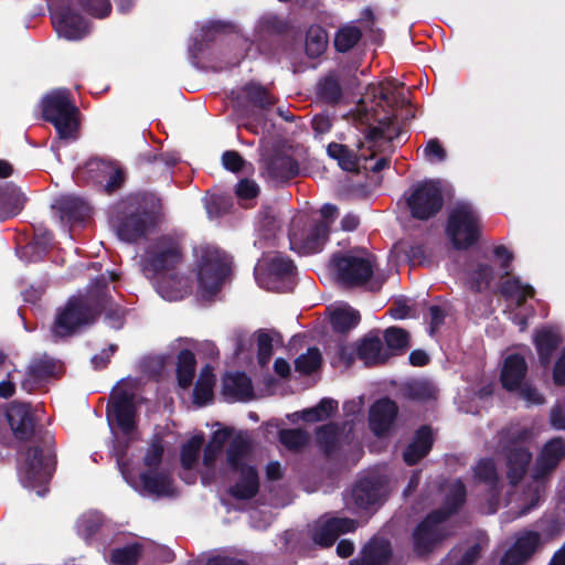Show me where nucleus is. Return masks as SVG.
I'll return each mask as SVG.
<instances>
[{"label":"nucleus","instance_id":"nucleus-1","mask_svg":"<svg viewBox=\"0 0 565 565\" xmlns=\"http://www.w3.org/2000/svg\"><path fill=\"white\" fill-rule=\"evenodd\" d=\"M527 436L529 431L519 427H511L502 431L501 436L507 457L508 478L511 487L515 488L514 492L508 491L505 505H512L516 516L526 514L539 504L544 491L542 479L556 468L565 455V444L561 438L550 440L535 462L532 484L520 492L516 483L525 473L532 458L531 452L522 445Z\"/></svg>","mask_w":565,"mask_h":565},{"label":"nucleus","instance_id":"nucleus-2","mask_svg":"<svg viewBox=\"0 0 565 565\" xmlns=\"http://www.w3.org/2000/svg\"><path fill=\"white\" fill-rule=\"evenodd\" d=\"M228 440L225 473L238 476L237 482L230 489V492L237 499H250L257 493L259 481L257 471L252 463L250 441L246 434L239 433L231 438V431L227 429L214 431L204 449L203 465L207 470L212 469Z\"/></svg>","mask_w":565,"mask_h":565},{"label":"nucleus","instance_id":"nucleus-3","mask_svg":"<svg viewBox=\"0 0 565 565\" xmlns=\"http://www.w3.org/2000/svg\"><path fill=\"white\" fill-rule=\"evenodd\" d=\"M181 264L180 244L171 236L159 237L143 256L142 271L164 300H181L191 290L189 278L179 271Z\"/></svg>","mask_w":565,"mask_h":565},{"label":"nucleus","instance_id":"nucleus-4","mask_svg":"<svg viewBox=\"0 0 565 565\" xmlns=\"http://www.w3.org/2000/svg\"><path fill=\"white\" fill-rule=\"evenodd\" d=\"M159 220V206L141 195L120 201L110 215L117 236L125 242H136L153 230Z\"/></svg>","mask_w":565,"mask_h":565},{"label":"nucleus","instance_id":"nucleus-5","mask_svg":"<svg viewBox=\"0 0 565 565\" xmlns=\"http://www.w3.org/2000/svg\"><path fill=\"white\" fill-rule=\"evenodd\" d=\"M441 492L445 494V508L429 514L413 534L414 548L417 554L429 552L450 534L447 531L446 519L465 502L466 490L460 480L444 484Z\"/></svg>","mask_w":565,"mask_h":565},{"label":"nucleus","instance_id":"nucleus-6","mask_svg":"<svg viewBox=\"0 0 565 565\" xmlns=\"http://www.w3.org/2000/svg\"><path fill=\"white\" fill-rule=\"evenodd\" d=\"M114 454L124 479L136 491L143 495L156 497H170L174 494V488L170 476L163 472L152 471V469H156L161 462L163 446L160 441L156 440L148 447L143 457V462L145 466L149 468V471L140 473L138 479L132 477L128 470V466L125 462V451L119 448V446H116L114 448Z\"/></svg>","mask_w":565,"mask_h":565},{"label":"nucleus","instance_id":"nucleus-7","mask_svg":"<svg viewBox=\"0 0 565 565\" xmlns=\"http://www.w3.org/2000/svg\"><path fill=\"white\" fill-rule=\"evenodd\" d=\"M331 267L337 278L344 285H365L369 290L375 291L384 281V277L374 274V256L365 250L334 255L331 259Z\"/></svg>","mask_w":565,"mask_h":565},{"label":"nucleus","instance_id":"nucleus-8","mask_svg":"<svg viewBox=\"0 0 565 565\" xmlns=\"http://www.w3.org/2000/svg\"><path fill=\"white\" fill-rule=\"evenodd\" d=\"M322 220L310 222L305 214L296 216L289 233L290 248L298 254L318 253L328 237L331 221L337 215V207L324 204L321 207Z\"/></svg>","mask_w":565,"mask_h":565},{"label":"nucleus","instance_id":"nucleus-9","mask_svg":"<svg viewBox=\"0 0 565 565\" xmlns=\"http://www.w3.org/2000/svg\"><path fill=\"white\" fill-rule=\"evenodd\" d=\"M54 465V455L50 448L29 447L20 455L18 463V475L22 486L35 490L40 497L45 495Z\"/></svg>","mask_w":565,"mask_h":565},{"label":"nucleus","instance_id":"nucleus-10","mask_svg":"<svg viewBox=\"0 0 565 565\" xmlns=\"http://www.w3.org/2000/svg\"><path fill=\"white\" fill-rule=\"evenodd\" d=\"M198 255V282L202 298L216 295L231 271L230 257L212 246L201 247Z\"/></svg>","mask_w":565,"mask_h":565},{"label":"nucleus","instance_id":"nucleus-11","mask_svg":"<svg viewBox=\"0 0 565 565\" xmlns=\"http://www.w3.org/2000/svg\"><path fill=\"white\" fill-rule=\"evenodd\" d=\"M481 220L469 202H457L448 213L446 234L457 249L475 245L481 235Z\"/></svg>","mask_w":565,"mask_h":565},{"label":"nucleus","instance_id":"nucleus-12","mask_svg":"<svg viewBox=\"0 0 565 565\" xmlns=\"http://www.w3.org/2000/svg\"><path fill=\"white\" fill-rule=\"evenodd\" d=\"M42 111L44 118L54 125L60 139H76L77 108L70 99L67 89L60 88L45 95L42 99Z\"/></svg>","mask_w":565,"mask_h":565},{"label":"nucleus","instance_id":"nucleus-13","mask_svg":"<svg viewBox=\"0 0 565 565\" xmlns=\"http://www.w3.org/2000/svg\"><path fill=\"white\" fill-rule=\"evenodd\" d=\"M97 296L98 294L88 292L72 297L57 315L53 333L56 337H66L93 323L100 306Z\"/></svg>","mask_w":565,"mask_h":565},{"label":"nucleus","instance_id":"nucleus-14","mask_svg":"<svg viewBox=\"0 0 565 565\" xmlns=\"http://www.w3.org/2000/svg\"><path fill=\"white\" fill-rule=\"evenodd\" d=\"M388 493L386 481L374 473L361 478L353 488L343 495L345 509L354 514L377 509Z\"/></svg>","mask_w":565,"mask_h":565},{"label":"nucleus","instance_id":"nucleus-15","mask_svg":"<svg viewBox=\"0 0 565 565\" xmlns=\"http://www.w3.org/2000/svg\"><path fill=\"white\" fill-rule=\"evenodd\" d=\"M414 217L428 220L443 206V192L439 181L426 180L413 185L405 194Z\"/></svg>","mask_w":565,"mask_h":565},{"label":"nucleus","instance_id":"nucleus-16","mask_svg":"<svg viewBox=\"0 0 565 565\" xmlns=\"http://www.w3.org/2000/svg\"><path fill=\"white\" fill-rule=\"evenodd\" d=\"M292 260L280 254L265 255L256 264L254 275L257 284L267 290H282L280 280L291 276Z\"/></svg>","mask_w":565,"mask_h":565},{"label":"nucleus","instance_id":"nucleus-17","mask_svg":"<svg viewBox=\"0 0 565 565\" xmlns=\"http://www.w3.org/2000/svg\"><path fill=\"white\" fill-rule=\"evenodd\" d=\"M501 292L509 302L510 318L519 326L521 331L525 330L527 328V317L531 312L526 308L521 309V307L526 298L533 297L534 289L513 278L502 285Z\"/></svg>","mask_w":565,"mask_h":565},{"label":"nucleus","instance_id":"nucleus-18","mask_svg":"<svg viewBox=\"0 0 565 565\" xmlns=\"http://www.w3.org/2000/svg\"><path fill=\"white\" fill-rule=\"evenodd\" d=\"M356 522L349 518H328L318 520L312 526V540L320 546L332 545L339 535L353 532Z\"/></svg>","mask_w":565,"mask_h":565},{"label":"nucleus","instance_id":"nucleus-19","mask_svg":"<svg viewBox=\"0 0 565 565\" xmlns=\"http://www.w3.org/2000/svg\"><path fill=\"white\" fill-rule=\"evenodd\" d=\"M135 416L136 409L131 394L120 392L113 396V401L108 405L107 417L109 422H116L125 435L134 431Z\"/></svg>","mask_w":565,"mask_h":565},{"label":"nucleus","instance_id":"nucleus-20","mask_svg":"<svg viewBox=\"0 0 565 565\" xmlns=\"http://www.w3.org/2000/svg\"><path fill=\"white\" fill-rule=\"evenodd\" d=\"M52 21L58 36L66 40H81L88 33L86 22L70 10L52 11Z\"/></svg>","mask_w":565,"mask_h":565},{"label":"nucleus","instance_id":"nucleus-21","mask_svg":"<svg viewBox=\"0 0 565 565\" xmlns=\"http://www.w3.org/2000/svg\"><path fill=\"white\" fill-rule=\"evenodd\" d=\"M539 544V533L529 531L520 534L514 545L501 558L500 565H523L535 552Z\"/></svg>","mask_w":565,"mask_h":565},{"label":"nucleus","instance_id":"nucleus-22","mask_svg":"<svg viewBox=\"0 0 565 565\" xmlns=\"http://www.w3.org/2000/svg\"><path fill=\"white\" fill-rule=\"evenodd\" d=\"M57 364L53 359L47 356L34 360L30 363L21 380V388L31 393L39 387L44 381L53 376L56 372Z\"/></svg>","mask_w":565,"mask_h":565},{"label":"nucleus","instance_id":"nucleus-23","mask_svg":"<svg viewBox=\"0 0 565 565\" xmlns=\"http://www.w3.org/2000/svg\"><path fill=\"white\" fill-rule=\"evenodd\" d=\"M365 98L379 99L377 105L385 103L388 107H403L408 104L401 84L396 81L387 79L380 84H372L367 87Z\"/></svg>","mask_w":565,"mask_h":565},{"label":"nucleus","instance_id":"nucleus-24","mask_svg":"<svg viewBox=\"0 0 565 565\" xmlns=\"http://www.w3.org/2000/svg\"><path fill=\"white\" fill-rule=\"evenodd\" d=\"M7 418L15 438L24 440L33 434L34 418L28 404L12 403Z\"/></svg>","mask_w":565,"mask_h":565},{"label":"nucleus","instance_id":"nucleus-25","mask_svg":"<svg viewBox=\"0 0 565 565\" xmlns=\"http://www.w3.org/2000/svg\"><path fill=\"white\" fill-rule=\"evenodd\" d=\"M527 372L525 358L520 353H511L503 361L500 380L508 391L518 390Z\"/></svg>","mask_w":565,"mask_h":565},{"label":"nucleus","instance_id":"nucleus-26","mask_svg":"<svg viewBox=\"0 0 565 565\" xmlns=\"http://www.w3.org/2000/svg\"><path fill=\"white\" fill-rule=\"evenodd\" d=\"M473 471L475 479L478 482L483 483L490 493V500L484 512L492 514L499 507V501L495 499L499 479L494 462L490 459H482L477 463Z\"/></svg>","mask_w":565,"mask_h":565},{"label":"nucleus","instance_id":"nucleus-27","mask_svg":"<svg viewBox=\"0 0 565 565\" xmlns=\"http://www.w3.org/2000/svg\"><path fill=\"white\" fill-rule=\"evenodd\" d=\"M397 414L396 404L388 399L382 398L373 404L370 409V427L376 436L385 434L393 424Z\"/></svg>","mask_w":565,"mask_h":565},{"label":"nucleus","instance_id":"nucleus-28","mask_svg":"<svg viewBox=\"0 0 565 565\" xmlns=\"http://www.w3.org/2000/svg\"><path fill=\"white\" fill-rule=\"evenodd\" d=\"M223 394L228 401H248L253 396L250 379L242 372L227 373L223 379Z\"/></svg>","mask_w":565,"mask_h":565},{"label":"nucleus","instance_id":"nucleus-29","mask_svg":"<svg viewBox=\"0 0 565 565\" xmlns=\"http://www.w3.org/2000/svg\"><path fill=\"white\" fill-rule=\"evenodd\" d=\"M391 555L388 541L374 537L363 548L359 558L351 561L350 565H384Z\"/></svg>","mask_w":565,"mask_h":565},{"label":"nucleus","instance_id":"nucleus-30","mask_svg":"<svg viewBox=\"0 0 565 565\" xmlns=\"http://www.w3.org/2000/svg\"><path fill=\"white\" fill-rule=\"evenodd\" d=\"M561 342L562 337L556 328L545 327L535 332L534 343L543 365H547L551 362L553 352Z\"/></svg>","mask_w":565,"mask_h":565},{"label":"nucleus","instance_id":"nucleus-31","mask_svg":"<svg viewBox=\"0 0 565 565\" xmlns=\"http://www.w3.org/2000/svg\"><path fill=\"white\" fill-rule=\"evenodd\" d=\"M462 279L469 288L480 291L494 279V273L488 264L472 260L467 264Z\"/></svg>","mask_w":565,"mask_h":565},{"label":"nucleus","instance_id":"nucleus-32","mask_svg":"<svg viewBox=\"0 0 565 565\" xmlns=\"http://www.w3.org/2000/svg\"><path fill=\"white\" fill-rule=\"evenodd\" d=\"M330 322L337 332H347L360 322V313L347 303H337L328 308Z\"/></svg>","mask_w":565,"mask_h":565},{"label":"nucleus","instance_id":"nucleus-33","mask_svg":"<svg viewBox=\"0 0 565 565\" xmlns=\"http://www.w3.org/2000/svg\"><path fill=\"white\" fill-rule=\"evenodd\" d=\"M433 445V433L428 427H422L417 430L414 440L404 451V460L408 465H415L428 454Z\"/></svg>","mask_w":565,"mask_h":565},{"label":"nucleus","instance_id":"nucleus-34","mask_svg":"<svg viewBox=\"0 0 565 565\" xmlns=\"http://www.w3.org/2000/svg\"><path fill=\"white\" fill-rule=\"evenodd\" d=\"M111 172V163L100 159H92L84 167L74 172L75 179L79 182H92L103 184L106 180V173Z\"/></svg>","mask_w":565,"mask_h":565},{"label":"nucleus","instance_id":"nucleus-35","mask_svg":"<svg viewBox=\"0 0 565 565\" xmlns=\"http://www.w3.org/2000/svg\"><path fill=\"white\" fill-rule=\"evenodd\" d=\"M215 377L213 369L210 365H205L200 373L198 382L193 391V403L201 407L205 406L213 399V386Z\"/></svg>","mask_w":565,"mask_h":565},{"label":"nucleus","instance_id":"nucleus-36","mask_svg":"<svg viewBox=\"0 0 565 565\" xmlns=\"http://www.w3.org/2000/svg\"><path fill=\"white\" fill-rule=\"evenodd\" d=\"M297 162L288 156H279L270 160L267 167L269 177L278 182L287 181L298 174Z\"/></svg>","mask_w":565,"mask_h":565},{"label":"nucleus","instance_id":"nucleus-37","mask_svg":"<svg viewBox=\"0 0 565 565\" xmlns=\"http://www.w3.org/2000/svg\"><path fill=\"white\" fill-rule=\"evenodd\" d=\"M24 196L14 186L0 190V221L15 215L24 204Z\"/></svg>","mask_w":565,"mask_h":565},{"label":"nucleus","instance_id":"nucleus-38","mask_svg":"<svg viewBox=\"0 0 565 565\" xmlns=\"http://www.w3.org/2000/svg\"><path fill=\"white\" fill-rule=\"evenodd\" d=\"M358 355L366 365L379 364L386 359L379 338H365L358 349Z\"/></svg>","mask_w":565,"mask_h":565},{"label":"nucleus","instance_id":"nucleus-39","mask_svg":"<svg viewBox=\"0 0 565 565\" xmlns=\"http://www.w3.org/2000/svg\"><path fill=\"white\" fill-rule=\"evenodd\" d=\"M328 35L319 25H312L308 29L306 35V53L309 57L320 56L327 49Z\"/></svg>","mask_w":565,"mask_h":565},{"label":"nucleus","instance_id":"nucleus-40","mask_svg":"<svg viewBox=\"0 0 565 565\" xmlns=\"http://www.w3.org/2000/svg\"><path fill=\"white\" fill-rule=\"evenodd\" d=\"M327 152L342 170L351 172L358 169V157L347 146L332 142L328 146Z\"/></svg>","mask_w":565,"mask_h":565},{"label":"nucleus","instance_id":"nucleus-41","mask_svg":"<svg viewBox=\"0 0 565 565\" xmlns=\"http://www.w3.org/2000/svg\"><path fill=\"white\" fill-rule=\"evenodd\" d=\"M195 372V358L189 350H183L178 355L177 376L178 383L182 387H189L193 381Z\"/></svg>","mask_w":565,"mask_h":565},{"label":"nucleus","instance_id":"nucleus-42","mask_svg":"<svg viewBox=\"0 0 565 565\" xmlns=\"http://www.w3.org/2000/svg\"><path fill=\"white\" fill-rule=\"evenodd\" d=\"M203 443V434H196L182 446L181 462L184 469L191 470L198 466Z\"/></svg>","mask_w":565,"mask_h":565},{"label":"nucleus","instance_id":"nucleus-43","mask_svg":"<svg viewBox=\"0 0 565 565\" xmlns=\"http://www.w3.org/2000/svg\"><path fill=\"white\" fill-rule=\"evenodd\" d=\"M11 362L8 358L0 352V367L7 372V380L0 382V396L3 398H9L14 393V385L19 382L21 384V380L23 379L22 372L17 370L15 367L10 369Z\"/></svg>","mask_w":565,"mask_h":565},{"label":"nucleus","instance_id":"nucleus-44","mask_svg":"<svg viewBox=\"0 0 565 565\" xmlns=\"http://www.w3.org/2000/svg\"><path fill=\"white\" fill-rule=\"evenodd\" d=\"M103 523L102 515L96 511H89L81 515L77 521V533L84 540L90 539Z\"/></svg>","mask_w":565,"mask_h":565},{"label":"nucleus","instance_id":"nucleus-45","mask_svg":"<svg viewBox=\"0 0 565 565\" xmlns=\"http://www.w3.org/2000/svg\"><path fill=\"white\" fill-rule=\"evenodd\" d=\"M141 545L132 543L113 551L110 556L111 565H135L140 556Z\"/></svg>","mask_w":565,"mask_h":565},{"label":"nucleus","instance_id":"nucleus-46","mask_svg":"<svg viewBox=\"0 0 565 565\" xmlns=\"http://www.w3.org/2000/svg\"><path fill=\"white\" fill-rule=\"evenodd\" d=\"M245 97L255 106L268 111L274 104V98L262 86L250 83L243 88Z\"/></svg>","mask_w":565,"mask_h":565},{"label":"nucleus","instance_id":"nucleus-47","mask_svg":"<svg viewBox=\"0 0 565 565\" xmlns=\"http://www.w3.org/2000/svg\"><path fill=\"white\" fill-rule=\"evenodd\" d=\"M361 31L354 25H345L340 29L334 39V46L339 52H347L360 40Z\"/></svg>","mask_w":565,"mask_h":565},{"label":"nucleus","instance_id":"nucleus-48","mask_svg":"<svg viewBox=\"0 0 565 565\" xmlns=\"http://www.w3.org/2000/svg\"><path fill=\"white\" fill-rule=\"evenodd\" d=\"M406 394L413 399L427 401L436 397L437 390L435 385L428 381L416 380L407 384Z\"/></svg>","mask_w":565,"mask_h":565},{"label":"nucleus","instance_id":"nucleus-49","mask_svg":"<svg viewBox=\"0 0 565 565\" xmlns=\"http://www.w3.org/2000/svg\"><path fill=\"white\" fill-rule=\"evenodd\" d=\"M321 365V353L317 348H309L306 353L295 361L296 371L302 374H310Z\"/></svg>","mask_w":565,"mask_h":565},{"label":"nucleus","instance_id":"nucleus-50","mask_svg":"<svg viewBox=\"0 0 565 565\" xmlns=\"http://www.w3.org/2000/svg\"><path fill=\"white\" fill-rule=\"evenodd\" d=\"M338 402L332 398H323L316 407L305 409L302 418L307 422L324 420L337 409Z\"/></svg>","mask_w":565,"mask_h":565},{"label":"nucleus","instance_id":"nucleus-51","mask_svg":"<svg viewBox=\"0 0 565 565\" xmlns=\"http://www.w3.org/2000/svg\"><path fill=\"white\" fill-rule=\"evenodd\" d=\"M340 438L341 434L339 427L333 424L322 426L317 431L318 443L327 454H330L334 450L337 445L340 443Z\"/></svg>","mask_w":565,"mask_h":565},{"label":"nucleus","instance_id":"nucleus-52","mask_svg":"<svg viewBox=\"0 0 565 565\" xmlns=\"http://www.w3.org/2000/svg\"><path fill=\"white\" fill-rule=\"evenodd\" d=\"M397 137V128L391 118L379 120V125L370 128L367 132V138L371 141H377L381 139L392 141Z\"/></svg>","mask_w":565,"mask_h":565},{"label":"nucleus","instance_id":"nucleus-53","mask_svg":"<svg viewBox=\"0 0 565 565\" xmlns=\"http://www.w3.org/2000/svg\"><path fill=\"white\" fill-rule=\"evenodd\" d=\"M279 440L286 448L298 450L307 444L308 435L301 429H282Z\"/></svg>","mask_w":565,"mask_h":565},{"label":"nucleus","instance_id":"nucleus-54","mask_svg":"<svg viewBox=\"0 0 565 565\" xmlns=\"http://www.w3.org/2000/svg\"><path fill=\"white\" fill-rule=\"evenodd\" d=\"M57 205L62 212L70 217H78L87 211L86 203L74 196H64L57 201Z\"/></svg>","mask_w":565,"mask_h":565},{"label":"nucleus","instance_id":"nucleus-55","mask_svg":"<svg viewBox=\"0 0 565 565\" xmlns=\"http://www.w3.org/2000/svg\"><path fill=\"white\" fill-rule=\"evenodd\" d=\"M319 95L329 103H335L341 97V87L338 79L327 76L319 83Z\"/></svg>","mask_w":565,"mask_h":565},{"label":"nucleus","instance_id":"nucleus-56","mask_svg":"<svg viewBox=\"0 0 565 565\" xmlns=\"http://www.w3.org/2000/svg\"><path fill=\"white\" fill-rule=\"evenodd\" d=\"M384 339L388 348L393 350H402L408 347V333L401 328L386 329Z\"/></svg>","mask_w":565,"mask_h":565},{"label":"nucleus","instance_id":"nucleus-57","mask_svg":"<svg viewBox=\"0 0 565 565\" xmlns=\"http://www.w3.org/2000/svg\"><path fill=\"white\" fill-rule=\"evenodd\" d=\"M257 359L260 366H265L273 355V340L266 332L257 334Z\"/></svg>","mask_w":565,"mask_h":565},{"label":"nucleus","instance_id":"nucleus-58","mask_svg":"<svg viewBox=\"0 0 565 565\" xmlns=\"http://www.w3.org/2000/svg\"><path fill=\"white\" fill-rule=\"evenodd\" d=\"M262 231L264 232V237L268 238L273 236L275 231L280 227V222L278 220V213L271 206L266 207L262 212Z\"/></svg>","mask_w":565,"mask_h":565},{"label":"nucleus","instance_id":"nucleus-59","mask_svg":"<svg viewBox=\"0 0 565 565\" xmlns=\"http://www.w3.org/2000/svg\"><path fill=\"white\" fill-rule=\"evenodd\" d=\"M425 159L430 163L445 161L447 153L437 139H431L424 148Z\"/></svg>","mask_w":565,"mask_h":565},{"label":"nucleus","instance_id":"nucleus-60","mask_svg":"<svg viewBox=\"0 0 565 565\" xmlns=\"http://www.w3.org/2000/svg\"><path fill=\"white\" fill-rule=\"evenodd\" d=\"M82 7L97 18H104L110 12L108 0H78Z\"/></svg>","mask_w":565,"mask_h":565},{"label":"nucleus","instance_id":"nucleus-61","mask_svg":"<svg viewBox=\"0 0 565 565\" xmlns=\"http://www.w3.org/2000/svg\"><path fill=\"white\" fill-rule=\"evenodd\" d=\"M494 257L497 262L500 263V276H508L510 271L512 270V259L513 255L512 253L505 247V246H497L493 249Z\"/></svg>","mask_w":565,"mask_h":565},{"label":"nucleus","instance_id":"nucleus-62","mask_svg":"<svg viewBox=\"0 0 565 565\" xmlns=\"http://www.w3.org/2000/svg\"><path fill=\"white\" fill-rule=\"evenodd\" d=\"M222 163L226 170L238 172L244 168L246 162L238 152L225 151L222 156Z\"/></svg>","mask_w":565,"mask_h":565},{"label":"nucleus","instance_id":"nucleus-63","mask_svg":"<svg viewBox=\"0 0 565 565\" xmlns=\"http://www.w3.org/2000/svg\"><path fill=\"white\" fill-rule=\"evenodd\" d=\"M258 192L259 188L256 182L248 179L241 180L236 188V194L242 200L256 198Z\"/></svg>","mask_w":565,"mask_h":565},{"label":"nucleus","instance_id":"nucleus-64","mask_svg":"<svg viewBox=\"0 0 565 565\" xmlns=\"http://www.w3.org/2000/svg\"><path fill=\"white\" fill-rule=\"evenodd\" d=\"M553 381L557 385L565 384V347L562 349L553 370Z\"/></svg>","mask_w":565,"mask_h":565}]
</instances>
